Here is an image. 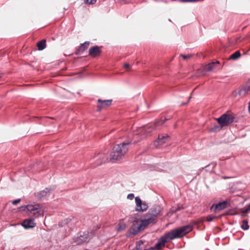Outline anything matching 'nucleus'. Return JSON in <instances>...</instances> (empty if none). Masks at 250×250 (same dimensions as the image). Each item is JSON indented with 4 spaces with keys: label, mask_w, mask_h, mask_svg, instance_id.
<instances>
[{
    "label": "nucleus",
    "mask_w": 250,
    "mask_h": 250,
    "mask_svg": "<svg viewBox=\"0 0 250 250\" xmlns=\"http://www.w3.org/2000/svg\"><path fill=\"white\" fill-rule=\"evenodd\" d=\"M130 142L127 141L115 145L110 153V160H120L122 159L128 150Z\"/></svg>",
    "instance_id": "obj_1"
},
{
    "label": "nucleus",
    "mask_w": 250,
    "mask_h": 250,
    "mask_svg": "<svg viewBox=\"0 0 250 250\" xmlns=\"http://www.w3.org/2000/svg\"><path fill=\"white\" fill-rule=\"evenodd\" d=\"M192 229V226L188 225L172 230L167 234V237H169V239L172 240L184 236Z\"/></svg>",
    "instance_id": "obj_2"
},
{
    "label": "nucleus",
    "mask_w": 250,
    "mask_h": 250,
    "mask_svg": "<svg viewBox=\"0 0 250 250\" xmlns=\"http://www.w3.org/2000/svg\"><path fill=\"white\" fill-rule=\"evenodd\" d=\"M29 212V215L35 218L43 216V210L39 204L28 205L25 207Z\"/></svg>",
    "instance_id": "obj_3"
},
{
    "label": "nucleus",
    "mask_w": 250,
    "mask_h": 250,
    "mask_svg": "<svg viewBox=\"0 0 250 250\" xmlns=\"http://www.w3.org/2000/svg\"><path fill=\"white\" fill-rule=\"evenodd\" d=\"M152 210H149L142 219V230L145 229L146 227L154 224L156 222L157 216L154 213H152Z\"/></svg>",
    "instance_id": "obj_4"
},
{
    "label": "nucleus",
    "mask_w": 250,
    "mask_h": 250,
    "mask_svg": "<svg viewBox=\"0 0 250 250\" xmlns=\"http://www.w3.org/2000/svg\"><path fill=\"white\" fill-rule=\"evenodd\" d=\"M95 235V231L93 230L90 231L84 232L79 236L74 238V241L77 245H82L84 242H88L91 237Z\"/></svg>",
    "instance_id": "obj_5"
},
{
    "label": "nucleus",
    "mask_w": 250,
    "mask_h": 250,
    "mask_svg": "<svg viewBox=\"0 0 250 250\" xmlns=\"http://www.w3.org/2000/svg\"><path fill=\"white\" fill-rule=\"evenodd\" d=\"M234 117L229 114H224L216 120L221 126L227 125L233 122Z\"/></svg>",
    "instance_id": "obj_6"
},
{
    "label": "nucleus",
    "mask_w": 250,
    "mask_h": 250,
    "mask_svg": "<svg viewBox=\"0 0 250 250\" xmlns=\"http://www.w3.org/2000/svg\"><path fill=\"white\" fill-rule=\"evenodd\" d=\"M169 140V137L167 134H160L154 145L155 147H158L167 142Z\"/></svg>",
    "instance_id": "obj_7"
},
{
    "label": "nucleus",
    "mask_w": 250,
    "mask_h": 250,
    "mask_svg": "<svg viewBox=\"0 0 250 250\" xmlns=\"http://www.w3.org/2000/svg\"><path fill=\"white\" fill-rule=\"evenodd\" d=\"M102 47L97 45L91 47L89 49L88 55L92 58L99 57L102 52Z\"/></svg>",
    "instance_id": "obj_8"
},
{
    "label": "nucleus",
    "mask_w": 250,
    "mask_h": 250,
    "mask_svg": "<svg viewBox=\"0 0 250 250\" xmlns=\"http://www.w3.org/2000/svg\"><path fill=\"white\" fill-rule=\"evenodd\" d=\"M141 229V220L139 218L135 217L133 224L130 229V233L133 235L136 234Z\"/></svg>",
    "instance_id": "obj_9"
},
{
    "label": "nucleus",
    "mask_w": 250,
    "mask_h": 250,
    "mask_svg": "<svg viewBox=\"0 0 250 250\" xmlns=\"http://www.w3.org/2000/svg\"><path fill=\"white\" fill-rule=\"evenodd\" d=\"M167 120V119L166 118L164 119L162 118L161 121L155 123L153 126H149L142 129V132L143 131L146 134V136H147L152 132L154 128L156 127L159 125L163 124Z\"/></svg>",
    "instance_id": "obj_10"
},
{
    "label": "nucleus",
    "mask_w": 250,
    "mask_h": 250,
    "mask_svg": "<svg viewBox=\"0 0 250 250\" xmlns=\"http://www.w3.org/2000/svg\"><path fill=\"white\" fill-rule=\"evenodd\" d=\"M228 202L224 201L222 202H219L216 204H213L210 207V209L215 212L223 210L227 207Z\"/></svg>",
    "instance_id": "obj_11"
},
{
    "label": "nucleus",
    "mask_w": 250,
    "mask_h": 250,
    "mask_svg": "<svg viewBox=\"0 0 250 250\" xmlns=\"http://www.w3.org/2000/svg\"><path fill=\"white\" fill-rule=\"evenodd\" d=\"M112 102V100H102L98 99L97 104V110L101 111L102 109L110 106Z\"/></svg>",
    "instance_id": "obj_12"
},
{
    "label": "nucleus",
    "mask_w": 250,
    "mask_h": 250,
    "mask_svg": "<svg viewBox=\"0 0 250 250\" xmlns=\"http://www.w3.org/2000/svg\"><path fill=\"white\" fill-rule=\"evenodd\" d=\"M249 93H250V80L238 91L237 94L241 97H243Z\"/></svg>",
    "instance_id": "obj_13"
},
{
    "label": "nucleus",
    "mask_w": 250,
    "mask_h": 250,
    "mask_svg": "<svg viewBox=\"0 0 250 250\" xmlns=\"http://www.w3.org/2000/svg\"><path fill=\"white\" fill-rule=\"evenodd\" d=\"M169 240V237H167V234H166L158 240L157 243L155 244V248L158 250H160L162 247L165 246L166 243Z\"/></svg>",
    "instance_id": "obj_14"
},
{
    "label": "nucleus",
    "mask_w": 250,
    "mask_h": 250,
    "mask_svg": "<svg viewBox=\"0 0 250 250\" xmlns=\"http://www.w3.org/2000/svg\"><path fill=\"white\" fill-rule=\"evenodd\" d=\"M22 226L26 229L34 228L36 226L33 219H25L22 223Z\"/></svg>",
    "instance_id": "obj_15"
},
{
    "label": "nucleus",
    "mask_w": 250,
    "mask_h": 250,
    "mask_svg": "<svg viewBox=\"0 0 250 250\" xmlns=\"http://www.w3.org/2000/svg\"><path fill=\"white\" fill-rule=\"evenodd\" d=\"M89 45V42H85L81 44V45L79 46L78 49L77 50V51L76 52V54L79 55L81 53H83V52H84L86 49H87Z\"/></svg>",
    "instance_id": "obj_16"
},
{
    "label": "nucleus",
    "mask_w": 250,
    "mask_h": 250,
    "mask_svg": "<svg viewBox=\"0 0 250 250\" xmlns=\"http://www.w3.org/2000/svg\"><path fill=\"white\" fill-rule=\"evenodd\" d=\"M218 63H219L218 61H216L215 62L208 63L205 66V69L207 71H210L214 68L215 64Z\"/></svg>",
    "instance_id": "obj_17"
},
{
    "label": "nucleus",
    "mask_w": 250,
    "mask_h": 250,
    "mask_svg": "<svg viewBox=\"0 0 250 250\" xmlns=\"http://www.w3.org/2000/svg\"><path fill=\"white\" fill-rule=\"evenodd\" d=\"M37 46L39 50H42L46 47L45 40H42L37 43Z\"/></svg>",
    "instance_id": "obj_18"
},
{
    "label": "nucleus",
    "mask_w": 250,
    "mask_h": 250,
    "mask_svg": "<svg viewBox=\"0 0 250 250\" xmlns=\"http://www.w3.org/2000/svg\"><path fill=\"white\" fill-rule=\"evenodd\" d=\"M126 228V224L123 222V220H120L118 225L117 230L118 231H121L125 230Z\"/></svg>",
    "instance_id": "obj_19"
},
{
    "label": "nucleus",
    "mask_w": 250,
    "mask_h": 250,
    "mask_svg": "<svg viewBox=\"0 0 250 250\" xmlns=\"http://www.w3.org/2000/svg\"><path fill=\"white\" fill-rule=\"evenodd\" d=\"M241 56V54L240 53L239 51H236L235 52H234V53H233L232 54H231L229 58V60H236L237 59H238L239 58H240V57Z\"/></svg>",
    "instance_id": "obj_20"
},
{
    "label": "nucleus",
    "mask_w": 250,
    "mask_h": 250,
    "mask_svg": "<svg viewBox=\"0 0 250 250\" xmlns=\"http://www.w3.org/2000/svg\"><path fill=\"white\" fill-rule=\"evenodd\" d=\"M241 228L243 230H248L249 229L248 222L247 220H244L242 221Z\"/></svg>",
    "instance_id": "obj_21"
},
{
    "label": "nucleus",
    "mask_w": 250,
    "mask_h": 250,
    "mask_svg": "<svg viewBox=\"0 0 250 250\" xmlns=\"http://www.w3.org/2000/svg\"><path fill=\"white\" fill-rule=\"evenodd\" d=\"M49 189H48V188H45V189L40 191L38 193V196L40 198H41L42 197L45 196H46L47 195V194L49 192Z\"/></svg>",
    "instance_id": "obj_22"
},
{
    "label": "nucleus",
    "mask_w": 250,
    "mask_h": 250,
    "mask_svg": "<svg viewBox=\"0 0 250 250\" xmlns=\"http://www.w3.org/2000/svg\"><path fill=\"white\" fill-rule=\"evenodd\" d=\"M135 201L136 203V205L137 208H136V210L140 211L141 210V199L139 197H136L135 198Z\"/></svg>",
    "instance_id": "obj_23"
},
{
    "label": "nucleus",
    "mask_w": 250,
    "mask_h": 250,
    "mask_svg": "<svg viewBox=\"0 0 250 250\" xmlns=\"http://www.w3.org/2000/svg\"><path fill=\"white\" fill-rule=\"evenodd\" d=\"M183 208L182 207H178L177 208L173 207L171 208L170 211L172 213H175L177 211H178Z\"/></svg>",
    "instance_id": "obj_24"
},
{
    "label": "nucleus",
    "mask_w": 250,
    "mask_h": 250,
    "mask_svg": "<svg viewBox=\"0 0 250 250\" xmlns=\"http://www.w3.org/2000/svg\"><path fill=\"white\" fill-rule=\"evenodd\" d=\"M216 218V216L211 214V215H208L207 217V221L208 222H210V221H212V220H213Z\"/></svg>",
    "instance_id": "obj_25"
},
{
    "label": "nucleus",
    "mask_w": 250,
    "mask_h": 250,
    "mask_svg": "<svg viewBox=\"0 0 250 250\" xmlns=\"http://www.w3.org/2000/svg\"><path fill=\"white\" fill-rule=\"evenodd\" d=\"M148 205L146 202H142V211H144L145 210H146L147 208H148Z\"/></svg>",
    "instance_id": "obj_26"
},
{
    "label": "nucleus",
    "mask_w": 250,
    "mask_h": 250,
    "mask_svg": "<svg viewBox=\"0 0 250 250\" xmlns=\"http://www.w3.org/2000/svg\"><path fill=\"white\" fill-rule=\"evenodd\" d=\"M180 56L181 57H182L183 58V59L187 60V59H189L191 58V57L192 56V55H191V54H188V55L181 54Z\"/></svg>",
    "instance_id": "obj_27"
},
{
    "label": "nucleus",
    "mask_w": 250,
    "mask_h": 250,
    "mask_svg": "<svg viewBox=\"0 0 250 250\" xmlns=\"http://www.w3.org/2000/svg\"><path fill=\"white\" fill-rule=\"evenodd\" d=\"M97 0H84V2L85 3L88 4H93L96 3Z\"/></svg>",
    "instance_id": "obj_28"
},
{
    "label": "nucleus",
    "mask_w": 250,
    "mask_h": 250,
    "mask_svg": "<svg viewBox=\"0 0 250 250\" xmlns=\"http://www.w3.org/2000/svg\"><path fill=\"white\" fill-rule=\"evenodd\" d=\"M250 211V203L248 205L247 208L243 210H242L243 213H248V212Z\"/></svg>",
    "instance_id": "obj_29"
},
{
    "label": "nucleus",
    "mask_w": 250,
    "mask_h": 250,
    "mask_svg": "<svg viewBox=\"0 0 250 250\" xmlns=\"http://www.w3.org/2000/svg\"><path fill=\"white\" fill-rule=\"evenodd\" d=\"M220 129V128L219 126L216 125V126H214L213 128H212L211 129V130L212 131H216L219 130Z\"/></svg>",
    "instance_id": "obj_30"
},
{
    "label": "nucleus",
    "mask_w": 250,
    "mask_h": 250,
    "mask_svg": "<svg viewBox=\"0 0 250 250\" xmlns=\"http://www.w3.org/2000/svg\"><path fill=\"white\" fill-rule=\"evenodd\" d=\"M140 244H141V241H138L137 242L136 248V249H133V250H140Z\"/></svg>",
    "instance_id": "obj_31"
},
{
    "label": "nucleus",
    "mask_w": 250,
    "mask_h": 250,
    "mask_svg": "<svg viewBox=\"0 0 250 250\" xmlns=\"http://www.w3.org/2000/svg\"><path fill=\"white\" fill-rule=\"evenodd\" d=\"M20 201H21V199H18L15 200L13 201L12 202V203L14 205H16L18 204V203H19L20 202Z\"/></svg>",
    "instance_id": "obj_32"
},
{
    "label": "nucleus",
    "mask_w": 250,
    "mask_h": 250,
    "mask_svg": "<svg viewBox=\"0 0 250 250\" xmlns=\"http://www.w3.org/2000/svg\"><path fill=\"white\" fill-rule=\"evenodd\" d=\"M134 194L132 193L129 194L127 195V199H128L129 200H132L134 198Z\"/></svg>",
    "instance_id": "obj_33"
},
{
    "label": "nucleus",
    "mask_w": 250,
    "mask_h": 250,
    "mask_svg": "<svg viewBox=\"0 0 250 250\" xmlns=\"http://www.w3.org/2000/svg\"><path fill=\"white\" fill-rule=\"evenodd\" d=\"M124 67L127 70H128L130 68V65L128 63H125L124 64Z\"/></svg>",
    "instance_id": "obj_34"
},
{
    "label": "nucleus",
    "mask_w": 250,
    "mask_h": 250,
    "mask_svg": "<svg viewBox=\"0 0 250 250\" xmlns=\"http://www.w3.org/2000/svg\"><path fill=\"white\" fill-rule=\"evenodd\" d=\"M140 128H138V129H137L134 132V135L135 136H138L140 134Z\"/></svg>",
    "instance_id": "obj_35"
},
{
    "label": "nucleus",
    "mask_w": 250,
    "mask_h": 250,
    "mask_svg": "<svg viewBox=\"0 0 250 250\" xmlns=\"http://www.w3.org/2000/svg\"><path fill=\"white\" fill-rule=\"evenodd\" d=\"M106 160V159L103 158V160H102V161H101L100 163H99L97 165H101L103 163H104V162H105Z\"/></svg>",
    "instance_id": "obj_36"
},
{
    "label": "nucleus",
    "mask_w": 250,
    "mask_h": 250,
    "mask_svg": "<svg viewBox=\"0 0 250 250\" xmlns=\"http://www.w3.org/2000/svg\"><path fill=\"white\" fill-rule=\"evenodd\" d=\"M132 0H123L124 2L125 3H129Z\"/></svg>",
    "instance_id": "obj_37"
},
{
    "label": "nucleus",
    "mask_w": 250,
    "mask_h": 250,
    "mask_svg": "<svg viewBox=\"0 0 250 250\" xmlns=\"http://www.w3.org/2000/svg\"><path fill=\"white\" fill-rule=\"evenodd\" d=\"M248 111L249 113L250 114V101L249 102L248 104Z\"/></svg>",
    "instance_id": "obj_38"
},
{
    "label": "nucleus",
    "mask_w": 250,
    "mask_h": 250,
    "mask_svg": "<svg viewBox=\"0 0 250 250\" xmlns=\"http://www.w3.org/2000/svg\"><path fill=\"white\" fill-rule=\"evenodd\" d=\"M144 250H154V249L153 248L151 247V248H149L148 249Z\"/></svg>",
    "instance_id": "obj_39"
}]
</instances>
